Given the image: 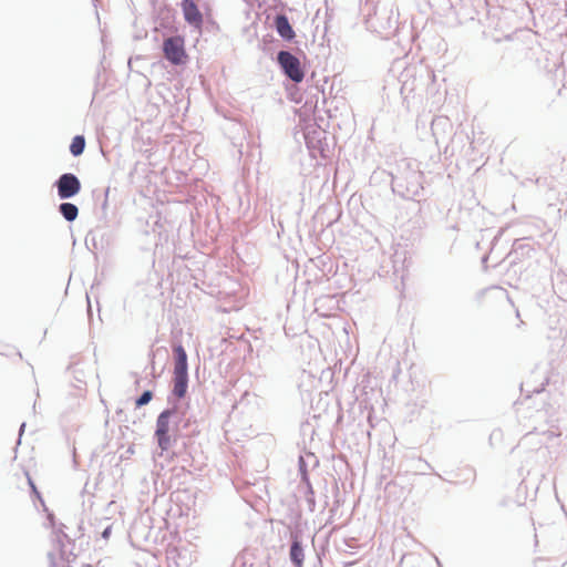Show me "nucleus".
<instances>
[{"instance_id":"f257e3e1","label":"nucleus","mask_w":567,"mask_h":567,"mask_svg":"<svg viewBox=\"0 0 567 567\" xmlns=\"http://www.w3.org/2000/svg\"><path fill=\"white\" fill-rule=\"evenodd\" d=\"M535 425L533 430L524 435L519 445L529 446L535 441L542 446H550L558 444L561 431L557 424L556 413L548 410H537L533 415Z\"/></svg>"},{"instance_id":"f03ea898","label":"nucleus","mask_w":567,"mask_h":567,"mask_svg":"<svg viewBox=\"0 0 567 567\" xmlns=\"http://www.w3.org/2000/svg\"><path fill=\"white\" fill-rule=\"evenodd\" d=\"M392 190L406 199L416 198L422 189V173L412 167L409 159L403 158L398 162L396 167L391 172Z\"/></svg>"},{"instance_id":"7ed1b4c3","label":"nucleus","mask_w":567,"mask_h":567,"mask_svg":"<svg viewBox=\"0 0 567 567\" xmlns=\"http://www.w3.org/2000/svg\"><path fill=\"white\" fill-rule=\"evenodd\" d=\"M177 404L162 411L156 419L155 439L162 451H167L175 442V433L181 422Z\"/></svg>"},{"instance_id":"20e7f679","label":"nucleus","mask_w":567,"mask_h":567,"mask_svg":"<svg viewBox=\"0 0 567 567\" xmlns=\"http://www.w3.org/2000/svg\"><path fill=\"white\" fill-rule=\"evenodd\" d=\"M277 63L279 64L282 73L292 82H302L305 78V71L301 66L300 60L290 51H279L277 53Z\"/></svg>"},{"instance_id":"39448f33","label":"nucleus","mask_w":567,"mask_h":567,"mask_svg":"<svg viewBox=\"0 0 567 567\" xmlns=\"http://www.w3.org/2000/svg\"><path fill=\"white\" fill-rule=\"evenodd\" d=\"M163 53L169 63L174 65L184 64L187 58L184 39L179 35L165 39L163 42Z\"/></svg>"},{"instance_id":"423d86ee","label":"nucleus","mask_w":567,"mask_h":567,"mask_svg":"<svg viewBox=\"0 0 567 567\" xmlns=\"http://www.w3.org/2000/svg\"><path fill=\"white\" fill-rule=\"evenodd\" d=\"M54 187L60 199H69L81 190V182L73 173H63L54 182Z\"/></svg>"},{"instance_id":"0eeeda50","label":"nucleus","mask_w":567,"mask_h":567,"mask_svg":"<svg viewBox=\"0 0 567 567\" xmlns=\"http://www.w3.org/2000/svg\"><path fill=\"white\" fill-rule=\"evenodd\" d=\"M48 519L51 527L54 529L55 542L59 545L60 554L63 558L68 559L70 555H73L72 549L69 548L71 545V538L63 532V524H60L58 528L55 527L54 515L52 513L48 514Z\"/></svg>"},{"instance_id":"6e6552de","label":"nucleus","mask_w":567,"mask_h":567,"mask_svg":"<svg viewBox=\"0 0 567 567\" xmlns=\"http://www.w3.org/2000/svg\"><path fill=\"white\" fill-rule=\"evenodd\" d=\"M275 29L276 32L286 41H291L296 33L289 22V19L286 14H278L275 18Z\"/></svg>"},{"instance_id":"1a4fd4ad","label":"nucleus","mask_w":567,"mask_h":567,"mask_svg":"<svg viewBox=\"0 0 567 567\" xmlns=\"http://www.w3.org/2000/svg\"><path fill=\"white\" fill-rule=\"evenodd\" d=\"M183 13L185 20L193 25H200L203 16L193 0H183Z\"/></svg>"},{"instance_id":"9d476101","label":"nucleus","mask_w":567,"mask_h":567,"mask_svg":"<svg viewBox=\"0 0 567 567\" xmlns=\"http://www.w3.org/2000/svg\"><path fill=\"white\" fill-rule=\"evenodd\" d=\"M174 352V373L188 374L187 353L182 344L173 348Z\"/></svg>"},{"instance_id":"9b49d317","label":"nucleus","mask_w":567,"mask_h":567,"mask_svg":"<svg viewBox=\"0 0 567 567\" xmlns=\"http://www.w3.org/2000/svg\"><path fill=\"white\" fill-rule=\"evenodd\" d=\"M289 558L296 567H302L305 554L302 543L298 535H291V545L289 550Z\"/></svg>"},{"instance_id":"f8f14e48","label":"nucleus","mask_w":567,"mask_h":567,"mask_svg":"<svg viewBox=\"0 0 567 567\" xmlns=\"http://www.w3.org/2000/svg\"><path fill=\"white\" fill-rule=\"evenodd\" d=\"M188 389V374L174 373L172 394L177 399L186 395Z\"/></svg>"},{"instance_id":"ddd939ff","label":"nucleus","mask_w":567,"mask_h":567,"mask_svg":"<svg viewBox=\"0 0 567 567\" xmlns=\"http://www.w3.org/2000/svg\"><path fill=\"white\" fill-rule=\"evenodd\" d=\"M58 209L63 218L69 223L74 221L79 216V208L73 203L63 202L59 205Z\"/></svg>"},{"instance_id":"4468645a","label":"nucleus","mask_w":567,"mask_h":567,"mask_svg":"<svg viewBox=\"0 0 567 567\" xmlns=\"http://www.w3.org/2000/svg\"><path fill=\"white\" fill-rule=\"evenodd\" d=\"M85 150V138L83 135H75L70 144V153L78 157L83 154Z\"/></svg>"},{"instance_id":"2eb2a0df","label":"nucleus","mask_w":567,"mask_h":567,"mask_svg":"<svg viewBox=\"0 0 567 567\" xmlns=\"http://www.w3.org/2000/svg\"><path fill=\"white\" fill-rule=\"evenodd\" d=\"M153 399V392L151 390H145L142 394L135 400V406L141 408L148 404Z\"/></svg>"},{"instance_id":"dca6fc26","label":"nucleus","mask_w":567,"mask_h":567,"mask_svg":"<svg viewBox=\"0 0 567 567\" xmlns=\"http://www.w3.org/2000/svg\"><path fill=\"white\" fill-rule=\"evenodd\" d=\"M298 463H299V472L301 475V481L307 483V485L309 486V489H311L309 478H308V470H307L306 458L303 456H300ZM310 492L312 493V491H310Z\"/></svg>"},{"instance_id":"f3484780","label":"nucleus","mask_w":567,"mask_h":567,"mask_svg":"<svg viewBox=\"0 0 567 567\" xmlns=\"http://www.w3.org/2000/svg\"><path fill=\"white\" fill-rule=\"evenodd\" d=\"M383 16L386 18V23L384 25H381L383 31H391L395 29V21L392 20V18L388 14L389 12L384 10Z\"/></svg>"},{"instance_id":"a211bd4d","label":"nucleus","mask_w":567,"mask_h":567,"mask_svg":"<svg viewBox=\"0 0 567 567\" xmlns=\"http://www.w3.org/2000/svg\"><path fill=\"white\" fill-rule=\"evenodd\" d=\"M447 124H449V122L446 118H436L432 122V132L436 140H437V133H436L437 128L440 126H445Z\"/></svg>"},{"instance_id":"6ab92c4d","label":"nucleus","mask_w":567,"mask_h":567,"mask_svg":"<svg viewBox=\"0 0 567 567\" xmlns=\"http://www.w3.org/2000/svg\"><path fill=\"white\" fill-rule=\"evenodd\" d=\"M545 382H542L539 386H535L533 389H527L526 392H534V393H540L544 391Z\"/></svg>"},{"instance_id":"aec40b11","label":"nucleus","mask_w":567,"mask_h":567,"mask_svg":"<svg viewBox=\"0 0 567 567\" xmlns=\"http://www.w3.org/2000/svg\"><path fill=\"white\" fill-rule=\"evenodd\" d=\"M111 530H112V526H111V525H107V526L103 529V532H102V534H101L102 538H104V539H109V537H110V535H111Z\"/></svg>"},{"instance_id":"412c9836","label":"nucleus","mask_w":567,"mask_h":567,"mask_svg":"<svg viewBox=\"0 0 567 567\" xmlns=\"http://www.w3.org/2000/svg\"><path fill=\"white\" fill-rule=\"evenodd\" d=\"M27 477H28V483H29L30 487L32 488L33 493L37 494L38 497H40V494L37 491V487L34 485V483L32 482L31 477L28 474H27Z\"/></svg>"},{"instance_id":"4be33fe9","label":"nucleus","mask_w":567,"mask_h":567,"mask_svg":"<svg viewBox=\"0 0 567 567\" xmlns=\"http://www.w3.org/2000/svg\"><path fill=\"white\" fill-rule=\"evenodd\" d=\"M24 429H25V423L23 422L21 425H20V429H19V440H21V436L24 432ZM20 443V441H18Z\"/></svg>"},{"instance_id":"5701e85b","label":"nucleus","mask_w":567,"mask_h":567,"mask_svg":"<svg viewBox=\"0 0 567 567\" xmlns=\"http://www.w3.org/2000/svg\"><path fill=\"white\" fill-rule=\"evenodd\" d=\"M308 458H311L313 461V465L318 464V461H317V458H316V456L313 454H309Z\"/></svg>"},{"instance_id":"b1692460","label":"nucleus","mask_w":567,"mask_h":567,"mask_svg":"<svg viewBox=\"0 0 567 567\" xmlns=\"http://www.w3.org/2000/svg\"><path fill=\"white\" fill-rule=\"evenodd\" d=\"M524 386H528V382L522 383V391H524Z\"/></svg>"},{"instance_id":"393cba45","label":"nucleus","mask_w":567,"mask_h":567,"mask_svg":"<svg viewBox=\"0 0 567 567\" xmlns=\"http://www.w3.org/2000/svg\"><path fill=\"white\" fill-rule=\"evenodd\" d=\"M308 502L310 503L311 506L315 505V501L313 499H308Z\"/></svg>"}]
</instances>
